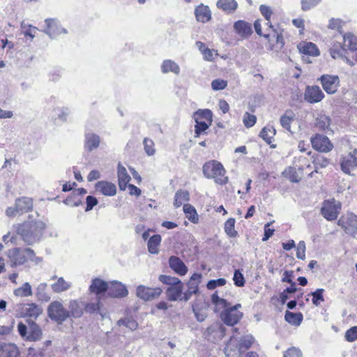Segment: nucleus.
<instances>
[{
    "mask_svg": "<svg viewBox=\"0 0 357 357\" xmlns=\"http://www.w3.org/2000/svg\"><path fill=\"white\" fill-rule=\"evenodd\" d=\"M45 227V223L41 220H27L18 225L16 232L26 245H33L40 241Z\"/></svg>",
    "mask_w": 357,
    "mask_h": 357,
    "instance_id": "f257e3e1",
    "label": "nucleus"
},
{
    "mask_svg": "<svg viewBox=\"0 0 357 357\" xmlns=\"http://www.w3.org/2000/svg\"><path fill=\"white\" fill-rule=\"evenodd\" d=\"M202 171L206 178H213L218 184L225 185L228 182V178L224 176L226 171L223 165L217 160L206 162L202 167Z\"/></svg>",
    "mask_w": 357,
    "mask_h": 357,
    "instance_id": "f03ea898",
    "label": "nucleus"
},
{
    "mask_svg": "<svg viewBox=\"0 0 357 357\" xmlns=\"http://www.w3.org/2000/svg\"><path fill=\"white\" fill-rule=\"evenodd\" d=\"M47 312L49 318L61 324L68 319V309L59 301H54L50 303Z\"/></svg>",
    "mask_w": 357,
    "mask_h": 357,
    "instance_id": "7ed1b4c3",
    "label": "nucleus"
},
{
    "mask_svg": "<svg viewBox=\"0 0 357 357\" xmlns=\"http://www.w3.org/2000/svg\"><path fill=\"white\" fill-rule=\"evenodd\" d=\"M241 307V304H236L222 310L220 317L223 323L231 326L238 324L243 317V313L238 311Z\"/></svg>",
    "mask_w": 357,
    "mask_h": 357,
    "instance_id": "20e7f679",
    "label": "nucleus"
},
{
    "mask_svg": "<svg viewBox=\"0 0 357 357\" xmlns=\"http://www.w3.org/2000/svg\"><path fill=\"white\" fill-rule=\"evenodd\" d=\"M341 208V204L335 199L325 200L321 208V214L328 221L337 218Z\"/></svg>",
    "mask_w": 357,
    "mask_h": 357,
    "instance_id": "39448f33",
    "label": "nucleus"
},
{
    "mask_svg": "<svg viewBox=\"0 0 357 357\" xmlns=\"http://www.w3.org/2000/svg\"><path fill=\"white\" fill-rule=\"evenodd\" d=\"M225 328L219 321H215L210 325L203 333L205 339L210 342L222 340L225 335Z\"/></svg>",
    "mask_w": 357,
    "mask_h": 357,
    "instance_id": "423d86ee",
    "label": "nucleus"
},
{
    "mask_svg": "<svg viewBox=\"0 0 357 357\" xmlns=\"http://www.w3.org/2000/svg\"><path fill=\"white\" fill-rule=\"evenodd\" d=\"M213 113H194L195 137L206 130L212 123Z\"/></svg>",
    "mask_w": 357,
    "mask_h": 357,
    "instance_id": "0eeeda50",
    "label": "nucleus"
},
{
    "mask_svg": "<svg viewBox=\"0 0 357 357\" xmlns=\"http://www.w3.org/2000/svg\"><path fill=\"white\" fill-rule=\"evenodd\" d=\"M310 142L313 149L319 152L328 153L333 149V144L329 139L321 134H316L312 137Z\"/></svg>",
    "mask_w": 357,
    "mask_h": 357,
    "instance_id": "6e6552de",
    "label": "nucleus"
},
{
    "mask_svg": "<svg viewBox=\"0 0 357 357\" xmlns=\"http://www.w3.org/2000/svg\"><path fill=\"white\" fill-rule=\"evenodd\" d=\"M347 234H355L357 231V215L353 213H347L337 221Z\"/></svg>",
    "mask_w": 357,
    "mask_h": 357,
    "instance_id": "1a4fd4ad",
    "label": "nucleus"
},
{
    "mask_svg": "<svg viewBox=\"0 0 357 357\" xmlns=\"http://www.w3.org/2000/svg\"><path fill=\"white\" fill-rule=\"evenodd\" d=\"M324 90L328 94L335 93L340 84V79L337 75H323L319 79Z\"/></svg>",
    "mask_w": 357,
    "mask_h": 357,
    "instance_id": "9d476101",
    "label": "nucleus"
},
{
    "mask_svg": "<svg viewBox=\"0 0 357 357\" xmlns=\"http://www.w3.org/2000/svg\"><path fill=\"white\" fill-rule=\"evenodd\" d=\"M162 292L160 287L150 288L144 285H139L137 287L136 294L137 297L144 301H151L159 297Z\"/></svg>",
    "mask_w": 357,
    "mask_h": 357,
    "instance_id": "9b49d317",
    "label": "nucleus"
},
{
    "mask_svg": "<svg viewBox=\"0 0 357 357\" xmlns=\"http://www.w3.org/2000/svg\"><path fill=\"white\" fill-rule=\"evenodd\" d=\"M84 302L79 299L70 300L68 305V319H78L84 314Z\"/></svg>",
    "mask_w": 357,
    "mask_h": 357,
    "instance_id": "f8f14e48",
    "label": "nucleus"
},
{
    "mask_svg": "<svg viewBox=\"0 0 357 357\" xmlns=\"http://www.w3.org/2000/svg\"><path fill=\"white\" fill-rule=\"evenodd\" d=\"M357 167V150L354 149L348 155L342 158L341 169L347 174H350L351 170Z\"/></svg>",
    "mask_w": 357,
    "mask_h": 357,
    "instance_id": "ddd939ff",
    "label": "nucleus"
},
{
    "mask_svg": "<svg viewBox=\"0 0 357 357\" xmlns=\"http://www.w3.org/2000/svg\"><path fill=\"white\" fill-rule=\"evenodd\" d=\"M45 22L47 24V29L44 32L49 36L50 38H55L61 33H67V30L62 28L56 20L54 19H46Z\"/></svg>",
    "mask_w": 357,
    "mask_h": 357,
    "instance_id": "4468645a",
    "label": "nucleus"
},
{
    "mask_svg": "<svg viewBox=\"0 0 357 357\" xmlns=\"http://www.w3.org/2000/svg\"><path fill=\"white\" fill-rule=\"evenodd\" d=\"M107 295L112 298H123L128 296V291L121 282L114 281L108 285Z\"/></svg>",
    "mask_w": 357,
    "mask_h": 357,
    "instance_id": "2eb2a0df",
    "label": "nucleus"
},
{
    "mask_svg": "<svg viewBox=\"0 0 357 357\" xmlns=\"http://www.w3.org/2000/svg\"><path fill=\"white\" fill-rule=\"evenodd\" d=\"M324 97V94L318 86H311L306 88L305 99L310 102H320Z\"/></svg>",
    "mask_w": 357,
    "mask_h": 357,
    "instance_id": "dca6fc26",
    "label": "nucleus"
},
{
    "mask_svg": "<svg viewBox=\"0 0 357 357\" xmlns=\"http://www.w3.org/2000/svg\"><path fill=\"white\" fill-rule=\"evenodd\" d=\"M168 262L171 269L176 274L183 276L188 273V267L179 257L171 256L169 258Z\"/></svg>",
    "mask_w": 357,
    "mask_h": 357,
    "instance_id": "f3484780",
    "label": "nucleus"
},
{
    "mask_svg": "<svg viewBox=\"0 0 357 357\" xmlns=\"http://www.w3.org/2000/svg\"><path fill=\"white\" fill-rule=\"evenodd\" d=\"M183 291V283L180 280V283L172 284L166 289V296L169 301L180 300Z\"/></svg>",
    "mask_w": 357,
    "mask_h": 357,
    "instance_id": "a211bd4d",
    "label": "nucleus"
},
{
    "mask_svg": "<svg viewBox=\"0 0 357 357\" xmlns=\"http://www.w3.org/2000/svg\"><path fill=\"white\" fill-rule=\"evenodd\" d=\"M33 208V201L31 198L22 197L15 200V211L18 214L29 212Z\"/></svg>",
    "mask_w": 357,
    "mask_h": 357,
    "instance_id": "6ab92c4d",
    "label": "nucleus"
},
{
    "mask_svg": "<svg viewBox=\"0 0 357 357\" xmlns=\"http://www.w3.org/2000/svg\"><path fill=\"white\" fill-rule=\"evenodd\" d=\"M108 285L109 284L107 282L96 278L91 281V284L89 286V290L97 296H102L107 292Z\"/></svg>",
    "mask_w": 357,
    "mask_h": 357,
    "instance_id": "aec40b11",
    "label": "nucleus"
},
{
    "mask_svg": "<svg viewBox=\"0 0 357 357\" xmlns=\"http://www.w3.org/2000/svg\"><path fill=\"white\" fill-rule=\"evenodd\" d=\"M96 190L105 196H114L116 193V188L114 183L105 181H100L96 183Z\"/></svg>",
    "mask_w": 357,
    "mask_h": 357,
    "instance_id": "412c9836",
    "label": "nucleus"
},
{
    "mask_svg": "<svg viewBox=\"0 0 357 357\" xmlns=\"http://www.w3.org/2000/svg\"><path fill=\"white\" fill-rule=\"evenodd\" d=\"M29 334L26 340L38 341L42 338L43 332L40 326L33 321H28Z\"/></svg>",
    "mask_w": 357,
    "mask_h": 357,
    "instance_id": "4be33fe9",
    "label": "nucleus"
},
{
    "mask_svg": "<svg viewBox=\"0 0 357 357\" xmlns=\"http://www.w3.org/2000/svg\"><path fill=\"white\" fill-rule=\"evenodd\" d=\"M276 134V130L273 126L268 125L262 128L259 133V137H261L270 147L272 149L276 148V144H272L274 139V136Z\"/></svg>",
    "mask_w": 357,
    "mask_h": 357,
    "instance_id": "5701e85b",
    "label": "nucleus"
},
{
    "mask_svg": "<svg viewBox=\"0 0 357 357\" xmlns=\"http://www.w3.org/2000/svg\"><path fill=\"white\" fill-rule=\"evenodd\" d=\"M117 174L119 189L124 191L128 185V184L131 178L128 174L126 169L120 162L118 164Z\"/></svg>",
    "mask_w": 357,
    "mask_h": 357,
    "instance_id": "b1692460",
    "label": "nucleus"
},
{
    "mask_svg": "<svg viewBox=\"0 0 357 357\" xmlns=\"http://www.w3.org/2000/svg\"><path fill=\"white\" fill-rule=\"evenodd\" d=\"M9 257L13 266L22 265L26 261L24 249L15 248L13 251L10 252Z\"/></svg>",
    "mask_w": 357,
    "mask_h": 357,
    "instance_id": "393cba45",
    "label": "nucleus"
},
{
    "mask_svg": "<svg viewBox=\"0 0 357 357\" xmlns=\"http://www.w3.org/2000/svg\"><path fill=\"white\" fill-rule=\"evenodd\" d=\"M346 52V49L342 46L340 44H335L331 49H330V54L331 56L333 59H342L344 61H345L348 64H349L351 66H354V63L352 61H351L349 59H348L345 55L344 53Z\"/></svg>",
    "mask_w": 357,
    "mask_h": 357,
    "instance_id": "a878e982",
    "label": "nucleus"
},
{
    "mask_svg": "<svg viewBox=\"0 0 357 357\" xmlns=\"http://www.w3.org/2000/svg\"><path fill=\"white\" fill-rule=\"evenodd\" d=\"M234 28L235 31L243 38L248 37L252 33L251 25L243 20L236 22L234 24Z\"/></svg>",
    "mask_w": 357,
    "mask_h": 357,
    "instance_id": "bb28decb",
    "label": "nucleus"
},
{
    "mask_svg": "<svg viewBox=\"0 0 357 357\" xmlns=\"http://www.w3.org/2000/svg\"><path fill=\"white\" fill-rule=\"evenodd\" d=\"M195 17L197 21L206 22L211 18L210 8L207 6L201 4L198 6L195 10Z\"/></svg>",
    "mask_w": 357,
    "mask_h": 357,
    "instance_id": "cd10ccee",
    "label": "nucleus"
},
{
    "mask_svg": "<svg viewBox=\"0 0 357 357\" xmlns=\"http://www.w3.org/2000/svg\"><path fill=\"white\" fill-rule=\"evenodd\" d=\"M297 47L299 52L303 54L314 56L319 55L317 45L311 42L300 43Z\"/></svg>",
    "mask_w": 357,
    "mask_h": 357,
    "instance_id": "c85d7f7f",
    "label": "nucleus"
},
{
    "mask_svg": "<svg viewBox=\"0 0 357 357\" xmlns=\"http://www.w3.org/2000/svg\"><path fill=\"white\" fill-rule=\"evenodd\" d=\"M216 6L227 13H233L236 10L238 3L235 0H218Z\"/></svg>",
    "mask_w": 357,
    "mask_h": 357,
    "instance_id": "c756f323",
    "label": "nucleus"
},
{
    "mask_svg": "<svg viewBox=\"0 0 357 357\" xmlns=\"http://www.w3.org/2000/svg\"><path fill=\"white\" fill-rule=\"evenodd\" d=\"M100 144V137L94 133H87L85 135V147L89 151L97 149Z\"/></svg>",
    "mask_w": 357,
    "mask_h": 357,
    "instance_id": "7c9ffc66",
    "label": "nucleus"
},
{
    "mask_svg": "<svg viewBox=\"0 0 357 357\" xmlns=\"http://www.w3.org/2000/svg\"><path fill=\"white\" fill-rule=\"evenodd\" d=\"M24 314L29 317L37 319L38 317L43 312V309L36 303L26 304L23 308Z\"/></svg>",
    "mask_w": 357,
    "mask_h": 357,
    "instance_id": "2f4dec72",
    "label": "nucleus"
},
{
    "mask_svg": "<svg viewBox=\"0 0 357 357\" xmlns=\"http://www.w3.org/2000/svg\"><path fill=\"white\" fill-rule=\"evenodd\" d=\"M72 287V284L64 280L63 277L57 279L56 282L51 285L52 289L55 293H61L68 290Z\"/></svg>",
    "mask_w": 357,
    "mask_h": 357,
    "instance_id": "473e14b6",
    "label": "nucleus"
},
{
    "mask_svg": "<svg viewBox=\"0 0 357 357\" xmlns=\"http://www.w3.org/2000/svg\"><path fill=\"white\" fill-rule=\"evenodd\" d=\"M315 127L321 130H326L329 129L331 125V119L323 113H317Z\"/></svg>",
    "mask_w": 357,
    "mask_h": 357,
    "instance_id": "72a5a7b5",
    "label": "nucleus"
},
{
    "mask_svg": "<svg viewBox=\"0 0 357 357\" xmlns=\"http://www.w3.org/2000/svg\"><path fill=\"white\" fill-rule=\"evenodd\" d=\"M18 351L14 344H4L0 347V357H17Z\"/></svg>",
    "mask_w": 357,
    "mask_h": 357,
    "instance_id": "f704fd0d",
    "label": "nucleus"
},
{
    "mask_svg": "<svg viewBox=\"0 0 357 357\" xmlns=\"http://www.w3.org/2000/svg\"><path fill=\"white\" fill-rule=\"evenodd\" d=\"M253 341L254 338L250 335H247L241 337L239 339V340H238V348L236 354L245 350H248L252 346Z\"/></svg>",
    "mask_w": 357,
    "mask_h": 357,
    "instance_id": "c9c22d12",
    "label": "nucleus"
},
{
    "mask_svg": "<svg viewBox=\"0 0 357 357\" xmlns=\"http://www.w3.org/2000/svg\"><path fill=\"white\" fill-rule=\"evenodd\" d=\"M211 302L215 306V311L220 310V309L225 310V309H227V307L231 306L230 303H228L227 300L222 298L218 296V291H215L212 294Z\"/></svg>",
    "mask_w": 357,
    "mask_h": 357,
    "instance_id": "e433bc0d",
    "label": "nucleus"
},
{
    "mask_svg": "<svg viewBox=\"0 0 357 357\" xmlns=\"http://www.w3.org/2000/svg\"><path fill=\"white\" fill-rule=\"evenodd\" d=\"M303 319V314L301 312H291L287 310L285 312L284 319L286 321L294 326H299Z\"/></svg>",
    "mask_w": 357,
    "mask_h": 357,
    "instance_id": "4c0bfd02",
    "label": "nucleus"
},
{
    "mask_svg": "<svg viewBox=\"0 0 357 357\" xmlns=\"http://www.w3.org/2000/svg\"><path fill=\"white\" fill-rule=\"evenodd\" d=\"M47 284L45 282L40 283L36 289V296L38 301L48 302L50 300V295L47 293Z\"/></svg>",
    "mask_w": 357,
    "mask_h": 357,
    "instance_id": "58836bf2",
    "label": "nucleus"
},
{
    "mask_svg": "<svg viewBox=\"0 0 357 357\" xmlns=\"http://www.w3.org/2000/svg\"><path fill=\"white\" fill-rule=\"evenodd\" d=\"M190 199V194L188 190H178L175 193L174 206L175 208H179L183 202H188Z\"/></svg>",
    "mask_w": 357,
    "mask_h": 357,
    "instance_id": "ea45409f",
    "label": "nucleus"
},
{
    "mask_svg": "<svg viewBox=\"0 0 357 357\" xmlns=\"http://www.w3.org/2000/svg\"><path fill=\"white\" fill-rule=\"evenodd\" d=\"M202 274L199 273H193L187 282V289L192 290L197 294L199 292V284L201 282Z\"/></svg>",
    "mask_w": 357,
    "mask_h": 357,
    "instance_id": "a19ab883",
    "label": "nucleus"
},
{
    "mask_svg": "<svg viewBox=\"0 0 357 357\" xmlns=\"http://www.w3.org/2000/svg\"><path fill=\"white\" fill-rule=\"evenodd\" d=\"M162 72L163 73H167L172 72L176 75H178L180 72V68L177 63L172 60L164 61L161 66Z\"/></svg>",
    "mask_w": 357,
    "mask_h": 357,
    "instance_id": "79ce46f5",
    "label": "nucleus"
},
{
    "mask_svg": "<svg viewBox=\"0 0 357 357\" xmlns=\"http://www.w3.org/2000/svg\"><path fill=\"white\" fill-rule=\"evenodd\" d=\"M161 242V236L159 234L152 236L148 241V250L151 254H158V247Z\"/></svg>",
    "mask_w": 357,
    "mask_h": 357,
    "instance_id": "37998d69",
    "label": "nucleus"
},
{
    "mask_svg": "<svg viewBox=\"0 0 357 357\" xmlns=\"http://www.w3.org/2000/svg\"><path fill=\"white\" fill-rule=\"evenodd\" d=\"M183 211L186 218L192 222L197 223L198 222V214L194 206L189 204L183 205Z\"/></svg>",
    "mask_w": 357,
    "mask_h": 357,
    "instance_id": "c03bdc74",
    "label": "nucleus"
},
{
    "mask_svg": "<svg viewBox=\"0 0 357 357\" xmlns=\"http://www.w3.org/2000/svg\"><path fill=\"white\" fill-rule=\"evenodd\" d=\"M14 294L20 297H28L33 294L32 288L29 282H25L23 285L14 290Z\"/></svg>",
    "mask_w": 357,
    "mask_h": 357,
    "instance_id": "a18cd8bd",
    "label": "nucleus"
},
{
    "mask_svg": "<svg viewBox=\"0 0 357 357\" xmlns=\"http://www.w3.org/2000/svg\"><path fill=\"white\" fill-rule=\"evenodd\" d=\"M235 222L234 218H229L225 223V233L231 238H234L237 236L238 233L235 230Z\"/></svg>",
    "mask_w": 357,
    "mask_h": 357,
    "instance_id": "49530a36",
    "label": "nucleus"
},
{
    "mask_svg": "<svg viewBox=\"0 0 357 357\" xmlns=\"http://www.w3.org/2000/svg\"><path fill=\"white\" fill-rule=\"evenodd\" d=\"M344 46L347 47L351 50H357V37L351 34L347 33L344 36Z\"/></svg>",
    "mask_w": 357,
    "mask_h": 357,
    "instance_id": "de8ad7c7",
    "label": "nucleus"
},
{
    "mask_svg": "<svg viewBox=\"0 0 357 357\" xmlns=\"http://www.w3.org/2000/svg\"><path fill=\"white\" fill-rule=\"evenodd\" d=\"M233 281L235 286L243 287L245 284V279L243 274L239 269H236L233 275Z\"/></svg>",
    "mask_w": 357,
    "mask_h": 357,
    "instance_id": "09e8293b",
    "label": "nucleus"
},
{
    "mask_svg": "<svg viewBox=\"0 0 357 357\" xmlns=\"http://www.w3.org/2000/svg\"><path fill=\"white\" fill-rule=\"evenodd\" d=\"M324 289H317L316 291L310 293V295L312 296V302L315 306L319 305L321 302L324 301Z\"/></svg>",
    "mask_w": 357,
    "mask_h": 357,
    "instance_id": "8fccbe9b",
    "label": "nucleus"
},
{
    "mask_svg": "<svg viewBox=\"0 0 357 357\" xmlns=\"http://www.w3.org/2000/svg\"><path fill=\"white\" fill-rule=\"evenodd\" d=\"M143 144L144 146V151L149 156L153 155L155 154V150L154 149V142L152 139L145 137L143 140Z\"/></svg>",
    "mask_w": 357,
    "mask_h": 357,
    "instance_id": "3c124183",
    "label": "nucleus"
},
{
    "mask_svg": "<svg viewBox=\"0 0 357 357\" xmlns=\"http://www.w3.org/2000/svg\"><path fill=\"white\" fill-rule=\"evenodd\" d=\"M160 282L165 284L169 285L171 287L172 284H176L180 283V279L176 277H172L166 275H160L158 278Z\"/></svg>",
    "mask_w": 357,
    "mask_h": 357,
    "instance_id": "603ef678",
    "label": "nucleus"
},
{
    "mask_svg": "<svg viewBox=\"0 0 357 357\" xmlns=\"http://www.w3.org/2000/svg\"><path fill=\"white\" fill-rule=\"evenodd\" d=\"M227 280L225 278H218L217 280H210L207 284L206 287L209 290L215 289L218 287H222L225 285Z\"/></svg>",
    "mask_w": 357,
    "mask_h": 357,
    "instance_id": "864d4df0",
    "label": "nucleus"
},
{
    "mask_svg": "<svg viewBox=\"0 0 357 357\" xmlns=\"http://www.w3.org/2000/svg\"><path fill=\"white\" fill-rule=\"evenodd\" d=\"M257 121L256 116L251 114L250 113H245L243 117V122L244 126L249 128L252 127Z\"/></svg>",
    "mask_w": 357,
    "mask_h": 357,
    "instance_id": "5fc2aeb1",
    "label": "nucleus"
},
{
    "mask_svg": "<svg viewBox=\"0 0 357 357\" xmlns=\"http://www.w3.org/2000/svg\"><path fill=\"white\" fill-rule=\"evenodd\" d=\"M294 121V116H288L286 114H284L280 118V124L284 129L288 131L292 132L291 131V123Z\"/></svg>",
    "mask_w": 357,
    "mask_h": 357,
    "instance_id": "6e6d98bb",
    "label": "nucleus"
},
{
    "mask_svg": "<svg viewBox=\"0 0 357 357\" xmlns=\"http://www.w3.org/2000/svg\"><path fill=\"white\" fill-rule=\"evenodd\" d=\"M345 339L349 342L357 340V326H353L348 329L345 333Z\"/></svg>",
    "mask_w": 357,
    "mask_h": 357,
    "instance_id": "4d7b16f0",
    "label": "nucleus"
},
{
    "mask_svg": "<svg viewBox=\"0 0 357 357\" xmlns=\"http://www.w3.org/2000/svg\"><path fill=\"white\" fill-rule=\"evenodd\" d=\"M100 310L99 303H84V311L89 314L97 313Z\"/></svg>",
    "mask_w": 357,
    "mask_h": 357,
    "instance_id": "13d9d810",
    "label": "nucleus"
},
{
    "mask_svg": "<svg viewBox=\"0 0 357 357\" xmlns=\"http://www.w3.org/2000/svg\"><path fill=\"white\" fill-rule=\"evenodd\" d=\"M227 86V82L221 79H216L212 81L211 87L215 91L225 89Z\"/></svg>",
    "mask_w": 357,
    "mask_h": 357,
    "instance_id": "bf43d9fd",
    "label": "nucleus"
},
{
    "mask_svg": "<svg viewBox=\"0 0 357 357\" xmlns=\"http://www.w3.org/2000/svg\"><path fill=\"white\" fill-rule=\"evenodd\" d=\"M296 257L302 260L305 259V243L303 241H300L298 244Z\"/></svg>",
    "mask_w": 357,
    "mask_h": 357,
    "instance_id": "052dcab7",
    "label": "nucleus"
},
{
    "mask_svg": "<svg viewBox=\"0 0 357 357\" xmlns=\"http://www.w3.org/2000/svg\"><path fill=\"white\" fill-rule=\"evenodd\" d=\"M259 10L261 15L264 17L266 20L267 21V24L270 22L271 16L273 13L271 8L266 5H261L259 7Z\"/></svg>",
    "mask_w": 357,
    "mask_h": 357,
    "instance_id": "680f3d73",
    "label": "nucleus"
},
{
    "mask_svg": "<svg viewBox=\"0 0 357 357\" xmlns=\"http://www.w3.org/2000/svg\"><path fill=\"white\" fill-rule=\"evenodd\" d=\"M302 352L299 349L291 347L288 349L284 354L283 357H301Z\"/></svg>",
    "mask_w": 357,
    "mask_h": 357,
    "instance_id": "e2e57ef3",
    "label": "nucleus"
},
{
    "mask_svg": "<svg viewBox=\"0 0 357 357\" xmlns=\"http://www.w3.org/2000/svg\"><path fill=\"white\" fill-rule=\"evenodd\" d=\"M321 0H301L302 10H307L317 6Z\"/></svg>",
    "mask_w": 357,
    "mask_h": 357,
    "instance_id": "0e129e2a",
    "label": "nucleus"
},
{
    "mask_svg": "<svg viewBox=\"0 0 357 357\" xmlns=\"http://www.w3.org/2000/svg\"><path fill=\"white\" fill-rule=\"evenodd\" d=\"M86 207L85 211H89L92 210V208L98 204V199L91 195H89L86 198Z\"/></svg>",
    "mask_w": 357,
    "mask_h": 357,
    "instance_id": "69168bd1",
    "label": "nucleus"
},
{
    "mask_svg": "<svg viewBox=\"0 0 357 357\" xmlns=\"http://www.w3.org/2000/svg\"><path fill=\"white\" fill-rule=\"evenodd\" d=\"M271 222H268L264 225V234L262 238L263 241H268L274 234V229L270 227Z\"/></svg>",
    "mask_w": 357,
    "mask_h": 357,
    "instance_id": "338daca9",
    "label": "nucleus"
},
{
    "mask_svg": "<svg viewBox=\"0 0 357 357\" xmlns=\"http://www.w3.org/2000/svg\"><path fill=\"white\" fill-rule=\"evenodd\" d=\"M275 35L276 36V47L279 50H282L284 45V38L280 31L274 30Z\"/></svg>",
    "mask_w": 357,
    "mask_h": 357,
    "instance_id": "774afa93",
    "label": "nucleus"
}]
</instances>
